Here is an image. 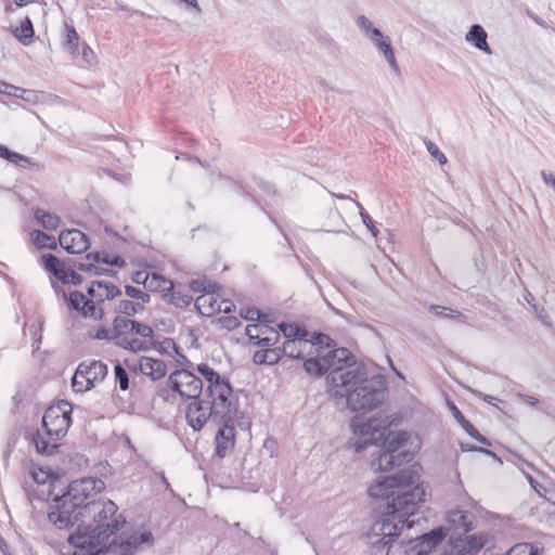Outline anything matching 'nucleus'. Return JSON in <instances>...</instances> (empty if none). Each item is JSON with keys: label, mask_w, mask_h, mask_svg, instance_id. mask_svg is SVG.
Listing matches in <instances>:
<instances>
[{"label": "nucleus", "mask_w": 555, "mask_h": 555, "mask_svg": "<svg viewBox=\"0 0 555 555\" xmlns=\"http://www.w3.org/2000/svg\"><path fill=\"white\" fill-rule=\"evenodd\" d=\"M417 479L413 469L404 468L379 478L369 488L371 498L383 500L376 508L382 509L380 517L374 521L369 533L374 547H389L390 543H398L396 538L402 529H411L421 520H426L421 512L426 502V490L423 483L416 482Z\"/></svg>", "instance_id": "obj_1"}, {"label": "nucleus", "mask_w": 555, "mask_h": 555, "mask_svg": "<svg viewBox=\"0 0 555 555\" xmlns=\"http://www.w3.org/2000/svg\"><path fill=\"white\" fill-rule=\"evenodd\" d=\"M354 365L356 358L347 348H335L304 361L307 374L315 377L326 374L327 391L345 398L351 411H372L385 400L386 379L379 374L369 377L364 367Z\"/></svg>", "instance_id": "obj_2"}, {"label": "nucleus", "mask_w": 555, "mask_h": 555, "mask_svg": "<svg viewBox=\"0 0 555 555\" xmlns=\"http://www.w3.org/2000/svg\"><path fill=\"white\" fill-rule=\"evenodd\" d=\"M391 423L387 417L373 416L362 424H358L352 420L351 426L354 434L360 439L352 446L356 453H360L367 448L369 444L379 447L376 459L372 461V469L375 472H387L396 466H401L413 460L414 454L401 450L409 439L405 431L392 433L390 430Z\"/></svg>", "instance_id": "obj_3"}, {"label": "nucleus", "mask_w": 555, "mask_h": 555, "mask_svg": "<svg viewBox=\"0 0 555 555\" xmlns=\"http://www.w3.org/2000/svg\"><path fill=\"white\" fill-rule=\"evenodd\" d=\"M125 525L124 520L92 527L78 524L76 530L68 535L67 542L77 548L73 555H99L106 548L108 539L119 531Z\"/></svg>", "instance_id": "obj_4"}, {"label": "nucleus", "mask_w": 555, "mask_h": 555, "mask_svg": "<svg viewBox=\"0 0 555 555\" xmlns=\"http://www.w3.org/2000/svg\"><path fill=\"white\" fill-rule=\"evenodd\" d=\"M447 535L443 527H438L420 537L408 538L398 543H390L387 555H433Z\"/></svg>", "instance_id": "obj_5"}, {"label": "nucleus", "mask_w": 555, "mask_h": 555, "mask_svg": "<svg viewBox=\"0 0 555 555\" xmlns=\"http://www.w3.org/2000/svg\"><path fill=\"white\" fill-rule=\"evenodd\" d=\"M72 410L69 402L60 400L44 411L42 427L50 440L57 441L67 434L72 424Z\"/></svg>", "instance_id": "obj_6"}, {"label": "nucleus", "mask_w": 555, "mask_h": 555, "mask_svg": "<svg viewBox=\"0 0 555 555\" xmlns=\"http://www.w3.org/2000/svg\"><path fill=\"white\" fill-rule=\"evenodd\" d=\"M48 519L59 530H69L79 521L83 522L82 509L62 495H56L49 506Z\"/></svg>", "instance_id": "obj_7"}, {"label": "nucleus", "mask_w": 555, "mask_h": 555, "mask_svg": "<svg viewBox=\"0 0 555 555\" xmlns=\"http://www.w3.org/2000/svg\"><path fill=\"white\" fill-rule=\"evenodd\" d=\"M208 402L219 420H231L236 417L237 409L233 401V388L229 379L221 382L216 387L207 388Z\"/></svg>", "instance_id": "obj_8"}, {"label": "nucleus", "mask_w": 555, "mask_h": 555, "mask_svg": "<svg viewBox=\"0 0 555 555\" xmlns=\"http://www.w3.org/2000/svg\"><path fill=\"white\" fill-rule=\"evenodd\" d=\"M169 389L183 400H196L203 392V380L189 370L173 371L167 380Z\"/></svg>", "instance_id": "obj_9"}, {"label": "nucleus", "mask_w": 555, "mask_h": 555, "mask_svg": "<svg viewBox=\"0 0 555 555\" xmlns=\"http://www.w3.org/2000/svg\"><path fill=\"white\" fill-rule=\"evenodd\" d=\"M81 509L83 521L86 519H91L96 524L95 527L107 525L116 519L120 521L124 520L126 522L121 515L114 517L118 511V507L111 500H91L88 501Z\"/></svg>", "instance_id": "obj_10"}, {"label": "nucleus", "mask_w": 555, "mask_h": 555, "mask_svg": "<svg viewBox=\"0 0 555 555\" xmlns=\"http://www.w3.org/2000/svg\"><path fill=\"white\" fill-rule=\"evenodd\" d=\"M101 486H103V481L92 477L77 479L68 485L62 496L78 508H82L92 493L100 492Z\"/></svg>", "instance_id": "obj_11"}, {"label": "nucleus", "mask_w": 555, "mask_h": 555, "mask_svg": "<svg viewBox=\"0 0 555 555\" xmlns=\"http://www.w3.org/2000/svg\"><path fill=\"white\" fill-rule=\"evenodd\" d=\"M185 418L194 431H199L207 424L209 418L217 421L219 417L212 411L208 401L201 398L189 403L185 411Z\"/></svg>", "instance_id": "obj_12"}, {"label": "nucleus", "mask_w": 555, "mask_h": 555, "mask_svg": "<svg viewBox=\"0 0 555 555\" xmlns=\"http://www.w3.org/2000/svg\"><path fill=\"white\" fill-rule=\"evenodd\" d=\"M119 551L124 555H133V553L143 546H152L154 544V535L151 530L141 527L133 530L128 537H118Z\"/></svg>", "instance_id": "obj_13"}, {"label": "nucleus", "mask_w": 555, "mask_h": 555, "mask_svg": "<svg viewBox=\"0 0 555 555\" xmlns=\"http://www.w3.org/2000/svg\"><path fill=\"white\" fill-rule=\"evenodd\" d=\"M222 425L219 427L216 436V455L220 459L224 457L229 450L234 447L235 443V427L234 418L220 420Z\"/></svg>", "instance_id": "obj_14"}, {"label": "nucleus", "mask_w": 555, "mask_h": 555, "mask_svg": "<svg viewBox=\"0 0 555 555\" xmlns=\"http://www.w3.org/2000/svg\"><path fill=\"white\" fill-rule=\"evenodd\" d=\"M59 243L69 254H81L90 245L88 236L76 229L62 231L59 236Z\"/></svg>", "instance_id": "obj_15"}, {"label": "nucleus", "mask_w": 555, "mask_h": 555, "mask_svg": "<svg viewBox=\"0 0 555 555\" xmlns=\"http://www.w3.org/2000/svg\"><path fill=\"white\" fill-rule=\"evenodd\" d=\"M474 515L467 511L455 509L448 513L447 520L452 529L466 534L474 529Z\"/></svg>", "instance_id": "obj_16"}, {"label": "nucleus", "mask_w": 555, "mask_h": 555, "mask_svg": "<svg viewBox=\"0 0 555 555\" xmlns=\"http://www.w3.org/2000/svg\"><path fill=\"white\" fill-rule=\"evenodd\" d=\"M67 302L69 309L81 313L85 318H87V315H94L95 313L94 301L88 300V297L79 291H73L67 298Z\"/></svg>", "instance_id": "obj_17"}, {"label": "nucleus", "mask_w": 555, "mask_h": 555, "mask_svg": "<svg viewBox=\"0 0 555 555\" xmlns=\"http://www.w3.org/2000/svg\"><path fill=\"white\" fill-rule=\"evenodd\" d=\"M140 371L152 380L163 378L167 373V365L163 360L142 357L139 362Z\"/></svg>", "instance_id": "obj_18"}, {"label": "nucleus", "mask_w": 555, "mask_h": 555, "mask_svg": "<svg viewBox=\"0 0 555 555\" xmlns=\"http://www.w3.org/2000/svg\"><path fill=\"white\" fill-rule=\"evenodd\" d=\"M278 328L286 340H293L299 346H307L309 332L304 326L281 322L278 324Z\"/></svg>", "instance_id": "obj_19"}, {"label": "nucleus", "mask_w": 555, "mask_h": 555, "mask_svg": "<svg viewBox=\"0 0 555 555\" xmlns=\"http://www.w3.org/2000/svg\"><path fill=\"white\" fill-rule=\"evenodd\" d=\"M487 33L479 24H474L467 31L465 39L478 50L491 54V48L487 42Z\"/></svg>", "instance_id": "obj_20"}, {"label": "nucleus", "mask_w": 555, "mask_h": 555, "mask_svg": "<svg viewBox=\"0 0 555 555\" xmlns=\"http://www.w3.org/2000/svg\"><path fill=\"white\" fill-rule=\"evenodd\" d=\"M10 33L24 46L34 41L35 29L31 20L27 16L20 26H10Z\"/></svg>", "instance_id": "obj_21"}, {"label": "nucleus", "mask_w": 555, "mask_h": 555, "mask_svg": "<svg viewBox=\"0 0 555 555\" xmlns=\"http://www.w3.org/2000/svg\"><path fill=\"white\" fill-rule=\"evenodd\" d=\"M167 291L168 293H165L163 298L177 308H185L193 301L192 296L176 291L172 283H169Z\"/></svg>", "instance_id": "obj_22"}, {"label": "nucleus", "mask_w": 555, "mask_h": 555, "mask_svg": "<svg viewBox=\"0 0 555 555\" xmlns=\"http://www.w3.org/2000/svg\"><path fill=\"white\" fill-rule=\"evenodd\" d=\"M0 158H3L17 167L27 168L33 165L31 158L11 151L7 145L0 144Z\"/></svg>", "instance_id": "obj_23"}, {"label": "nucleus", "mask_w": 555, "mask_h": 555, "mask_svg": "<svg viewBox=\"0 0 555 555\" xmlns=\"http://www.w3.org/2000/svg\"><path fill=\"white\" fill-rule=\"evenodd\" d=\"M87 259L92 260L95 263H104L112 267L121 268L126 264L125 259L119 255L111 256L105 253L93 251L87 255Z\"/></svg>", "instance_id": "obj_24"}, {"label": "nucleus", "mask_w": 555, "mask_h": 555, "mask_svg": "<svg viewBox=\"0 0 555 555\" xmlns=\"http://www.w3.org/2000/svg\"><path fill=\"white\" fill-rule=\"evenodd\" d=\"M66 38L63 42L64 50L74 59L78 56L79 35L74 26L65 24Z\"/></svg>", "instance_id": "obj_25"}, {"label": "nucleus", "mask_w": 555, "mask_h": 555, "mask_svg": "<svg viewBox=\"0 0 555 555\" xmlns=\"http://www.w3.org/2000/svg\"><path fill=\"white\" fill-rule=\"evenodd\" d=\"M34 217L38 223L48 231H54L60 225V218L49 211L41 208H37L34 212Z\"/></svg>", "instance_id": "obj_26"}, {"label": "nucleus", "mask_w": 555, "mask_h": 555, "mask_svg": "<svg viewBox=\"0 0 555 555\" xmlns=\"http://www.w3.org/2000/svg\"><path fill=\"white\" fill-rule=\"evenodd\" d=\"M30 236L33 244L38 249L48 248L51 250H55L57 248V243L55 238L52 235L47 234L46 232H42L40 230H34Z\"/></svg>", "instance_id": "obj_27"}, {"label": "nucleus", "mask_w": 555, "mask_h": 555, "mask_svg": "<svg viewBox=\"0 0 555 555\" xmlns=\"http://www.w3.org/2000/svg\"><path fill=\"white\" fill-rule=\"evenodd\" d=\"M374 44L377 47V49L384 54L386 61L389 63L390 67L398 72L399 66L395 57L393 48L391 44V40L389 37L385 36L382 38V40L375 41Z\"/></svg>", "instance_id": "obj_28"}, {"label": "nucleus", "mask_w": 555, "mask_h": 555, "mask_svg": "<svg viewBox=\"0 0 555 555\" xmlns=\"http://www.w3.org/2000/svg\"><path fill=\"white\" fill-rule=\"evenodd\" d=\"M196 371L205 378L208 386L207 388L216 387V385L225 380L220 374L210 367L207 363H199L196 365Z\"/></svg>", "instance_id": "obj_29"}, {"label": "nucleus", "mask_w": 555, "mask_h": 555, "mask_svg": "<svg viewBox=\"0 0 555 555\" xmlns=\"http://www.w3.org/2000/svg\"><path fill=\"white\" fill-rule=\"evenodd\" d=\"M429 311L438 317L455 319L463 323H465L466 319H467L466 315L463 314L461 311H459L456 309L449 308V307L440 306V305H430Z\"/></svg>", "instance_id": "obj_30"}, {"label": "nucleus", "mask_w": 555, "mask_h": 555, "mask_svg": "<svg viewBox=\"0 0 555 555\" xmlns=\"http://www.w3.org/2000/svg\"><path fill=\"white\" fill-rule=\"evenodd\" d=\"M190 288L193 292L204 293L205 295H215L220 286L206 279H196L190 282Z\"/></svg>", "instance_id": "obj_31"}, {"label": "nucleus", "mask_w": 555, "mask_h": 555, "mask_svg": "<svg viewBox=\"0 0 555 555\" xmlns=\"http://www.w3.org/2000/svg\"><path fill=\"white\" fill-rule=\"evenodd\" d=\"M92 371H90V376L87 377V387H94L96 382L103 380L107 375L108 369L107 365L101 361H92Z\"/></svg>", "instance_id": "obj_32"}, {"label": "nucleus", "mask_w": 555, "mask_h": 555, "mask_svg": "<svg viewBox=\"0 0 555 555\" xmlns=\"http://www.w3.org/2000/svg\"><path fill=\"white\" fill-rule=\"evenodd\" d=\"M217 304H219V301H217L214 298V295H210V297L202 295V296L197 297L195 300V307L197 308L199 313L203 315H209V314L216 312Z\"/></svg>", "instance_id": "obj_33"}, {"label": "nucleus", "mask_w": 555, "mask_h": 555, "mask_svg": "<svg viewBox=\"0 0 555 555\" xmlns=\"http://www.w3.org/2000/svg\"><path fill=\"white\" fill-rule=\"evenodd\" d=\"M542 548L532 543H517L511 547L504 555H541Z\"/></svg>", "instance_id": "obj_34"}, {"label": "nucleus", "mask_w": 555, "mask_h": 555, "mask_svg": "<svg viewBox=\"0 0 555 555\" xmlns=\"http://www.w3.org/2000/svg\"><path fill=\"white\" fill-rule=\"evenodd\" d=\"M169 283L172 282L159 274H152L150 275L144 288L147 292H162L163 295H165V293H168L167 287L169 286Z\"/></svg>", "instance_id": "obj_35"}, {"label": "nucleus", "mask_w": 555, "mask_h": 555, "mask_svg": "<svg viewBox=\"0 0 555 555\" xmlns=\"http://www.w3.org/2000/svg\"><path fill=\"white\" fill-rule=\"evenodd\" d=\"M33 442L36 447L37 452L41 455H52L59 449V444L50 443L40 434L34 435Z\"/></svg>", "instance_id": "obj_36"}, {"label": "nucleus", "mask_w": 555, "mask_h": 555, "mask_svg": "<svg viewBox=\"0 0 555 555\" xmlns=\"http://www.w3.org/2000/svg\"><path fill=\"white\" fill-rule=\"evenodd\" d=\"M144 310V306L141 302H133L129 299H122L116 306V312L125 314L127 317L135 315Z\"/></svg>", "instance_id": "obj_37"}, {"label": "nucleus", "mask_w": 555, "mask_h": 555, "mask_svg": "<svg viewBox=\"0 0 555 555\" xmlns=\"http://www.w3.org/2000/svg\"><path fill=\"white\" fill-rule=\"evenodd\" d=\"M133 320L116 317L113 321L114 337L119 338L126 334H131Z\"/></svg>", "instance_id": "obj_38"}, {"label": "nucleus", "mask_w": 555, "mask_h": 555, "mask_svg": "<svg viewBox=\"0 0 555 555\" xmlns=\"http://www.w3.org/2000/svg\"><path fill=\"white\" fill-rule=\"evenodd\" d=\"M41 261L44 269L53 274L55 278L60 274L64 264L60 261V259L53 254H44L41 256Z\"/></svg>", "instance_id": "obj_39"}, {"label": "nucleus", "mask_w": 555, "mask_h": 555, "mask_svg": "<svg viewBox=\"0 0 555 555\" xmlns=\"http://www.w3.org/2000/svg\"><path fill=\"white\" fill-rule=\"evenodd\" d=\"M304 346H299L297 343H294L293 340H285L283 343V346L280 347L281 354L286 356L291 359H304V352L301 350Z\"/></svg>", "instance_id": "obj_40"}, {"label": "nucleus", "mask_w": 555, "mask_h": 555, "mask_svg": "<svg viewBox=\"0 0 555 555\" xmlns=\"http://www.w3.org/2000/svg\"><path fill=\"white\" fill-rule=\"evenodd\" d=\"M486 538L482 534H470L465 538V551L468 553H478L486 544Z\"/></svg>", "instance_id": "obj_41"}, {"label": "nucleus", "mask_w": 555, "mask_h": 555, "mask_svg": "<svg viewBox=\"0 0 555 555\" xmlns=\"http://www.w3.org/2000/svg\"><path fill=\"white\" fill-rule=\"evenodd\" d=\"M64 284L80 285L83 281L82 276L69 267H63L60 274L57 275Z\"/></svg>", "instance_id": "obj_42"}, {"label": "nucleus", "mask_w": 555, "mask_h": 555, "mask_svg": "<svg viewBox=\"0 0 555 555\" xmlns=\"http://www.w3.org/2000/svg\"><path fill=\"white\" fill-rule=\"evenodd\" d=\"M308 343L311 346H315L319 348H324V347L330 348V347L335 346V341L332 338H330L328 335H326L324 333H318V332L312 333V335L310 337L308 336Z\"/></svg>", "instance_id": "obj_43"}, {"label": "nucleus", "mask_w": 555, "mask_h": 555, "mask_svg": "<svg viewBox=\"0 0 555 555\" xmlns=\"http://www.w3.org/2000/svg\"><path fill=\"white\" fill-rule=\"evenodd\" d=\"M0 93L30 101V98H24L23 95L24 93L30 94V91L15 87L2 80H0Z\"/></svg>", "instance_id": "obj_44"}, {"label": "nucleus", "mask_w": 555, "mask_h": 555, "mask_svg": "<svg viewBox=\"0 0 555 555\" xmlns=\"http://www.w3.org/2000/svg\"><path fill=\"white\" fill-rule=\"evenodd\" d=\"M75 268H77L79 271L88 272L93 275H108L112 271L109 269L101 268L95 266L94 263L89 262H75Z\"/></svg>", "instance_id": "obj_45"}, {"label": "nucleus", "mask_w": 555, "mask_h": 555, "mask_svg": "<svg viewBox=\"0 0 555 555\" xmlns=\"http://www.w3.org/2000/svg\"><path fill=\"white\" fill-rule=\"evenodd\" d=\"M115 382L118 384L120 390H127L129 388V374L127 370L117 363L114 367Z\"/></svg>", "instance_id": "obj_46"}, {"label": "nucleus", "mask_w": 555, "mask_h": 555, "mask_svg": "<svg viewBox=\"0 0 555 555\" xmlns=\"http://www.w3.org/2000/svg\"><path fill=\"white\" fill-rule=\"evenodd\" d=\"M95 284L99 291H105L104 298H107V300L121 295V291L111 282L95 281Z\"/></svg>", "instance_id": "obj_47"}, {"label": "nucleus", "mask_w": 555, "mask_h": 555, "mask_svg": "<svg viewBox=\"0 0 555 555\" xmlns=\"http://www.w3.org/2000/svg\"><path fill=\"white\" fill-rule=\"evenodd\" d=\"M450 410L454 418L468 435L470 431L476 433V428L474 427V425L465 418V416L462 414V412L456 408L454 403H450Z\"/></svg>", "instance_id": "obj_48"}, {"label": "nucleus", "mask_w": 555, "mask_h": 555, "mask_svg": "<svg viewBox=\"0 0 555 555\" xmlns=\"http://www.w3.org/2000/svg\"><path fill=\"white\" fill-rule=\"evenodd\" d=\"M240 315L247 321H258L262 323L266 320V314L257 308H242Z\"/></svg>", "instance_id": "obj_49"}, {"label": "nucleus", "mask_w": 555, "mask_h": 555, "mask_svg": "<svg viewBox=\"0 0 555 555\" xmlns=\"http://www.w3.org/2000/svg\"><path fill=\"white\" fill-rule=\"evenodd\" d=\"M125 294L133 299L141 300V304H147L151 300V296L147 292H143L138 287H134L132 285H126L125 286Z\"/></svg>", "instance_id": "obj_50"}, {"label": "nucleus", "mask_w": 555, "mask_h": 555, "mask_svg": "<svg viewBox=\"0 0 555 555\" xmlns=\"http://www.w3.org/2000/svg\"><path fill=\"white\" fill-rule=\"evenodd\" d=\"M131 334L143 338H152L154 336V331L150 325L133 320Z\"/></svg>", "instance_id": "obj_51"}, {"label": "nucleus", "mask_w": 555, "mask_h": 555, "mask_svg": "<svg viewBox=\"0 0 555 555\" xmlns=\"http://www.w3.org/2000/svg\"><path fill=\"white\" fill-rule=\"evenodd\" d=\"M241 325V321L238 318L234 315H224L217 320V326L220 328H225L228 331H232L237 328Z\"/></svg>", "instance_id": "obj_52"}, {"label": "nucleus", "mask_w": 555, "mask_h": 555, "mask_svg": "<svg viewBox=\"0 0 555 555\" xmlns=\"http://www.w3.org/2000/svg\"><path fill=\"white\" fill-rule=\"evenodd\" d=\"M269 330H271V326L268 324H249L245 328V334L248 337V340H251L255 338L254 336L257 332H260L261 334H268Z\"/></svg>", "instance_id": "obj_53"}, {"label": "nucleus", "mask_w": 555, "mask_h": 555, "mask_svg": "<svg viewBox=\"0 0 555 555\" xmlns=\"http://www.w3.org/2000/svg\"><path fill=\"white\" fill-rule=\"evenodd\" d=\"M426 147L428 153L436 158L440 165H444L447 163L446 155L439 150V147L431 141L426 142Z\"/></svg>", "instance_id": "obj_54"}, {"label": "nucleus", "mask_w": 555, "mask_h": 555, "mask_svg": "<svg viewBox=\"0 0 555 555\" xmlns=\"http://www.w3.org/2000/svg\"><path fill=\"white\" fill-rule=\"evenodd\" d=\"M357 206L360 208V216H361V219L363 221V223L367 227V229L370 230V232L372 233V235L374 237L377 236L378 234V229L375 227L372 218L370 217L369 214H366L363 209V207L361 206L360 203H357Z\"/></svg>", "instance_id": "obj_55"}, {"label": "nucleus", "mask_w": 555, "mask_h": 555, "mask_svg": "<svg viewBox=\"0 0 555 555\" xmlns=\"http://www.w3.org/2000/svg\"><path fill=\"white\" fill-rule=\"evenodd\" d=\"M282 359L280 347L267 348V365H274Z\"/></svg>", "instance_id": "obj_56"}, {"label": "nucleus", "mask_w": 555, "mask_h": 555, "mask_svg": "<svg viewBox=\"0 0 555 555\" xmlns=\"http://www.w3.org/2000/svg\"><path fill=\"white\" fill-rule=\"evenodd\" d=\"M127 348L128 351H131L133 353L147 350L146 344L140 340L139 338H131L129 344H127Z\"/></svg>", "instance_id": "obj_57"}, {"label": "nucleus", "mask_w": 555, "mask_h": 555, "mask_svg": "<svg viewBox=\"0 0 555 555\" xmlns=\"http://www.w3.org/2000/svg\"><path fill=\"white\" fill-rule=\"evenodd\" d=\"M92 367H93L92 361L91 362L83 361L78 365L75 374H77V377H81L86 382L87 377L90 376V371H92Z\"/></svg>", "instance_id": "obj_58"}, {"label": "nucleus", "mask_w": 555, "mask_h": 555, "mask_svg": "<svg viewBox=\"0 0 555 555\" xmlns=\"http://www.w3.org/2000/svg\"><path fill=\"white\" fill-rule=\"evenodd\" d=\"M72 387L74 391L81 392L91 389L92 387H87V382L83 378L77 377V374H74L72 378Z\"/></svg>", "instance_id": "obj_59"}, {"label": "nucleus", "mask_w": 555, "mask_h": 555, "mask_svg": "<svg viewBox=\"0 0 555 555\" xmlns=\"http://www.w3.org/2000/svg\"><path fill=\"white\" fill-rule=\"evenodd\" d=\"M94 338L100 340H115L116 337H114V330L109 331L108 328L102 326L96 330V333L94 335Z\"/></svg>", "instance_id": "obj_60"}, {"label": "nucleus", "mask_w": 555, "mask_h": 555, "mask_svg": "<svg viewBox=\"0 0 555 555\" xmlns=\"http://www.w3.org/2000/svg\"><path fill=\"white\" fill-rule=\"evenodd\" d=\"M235 305L231 300H221L219 304H217V311L223 312L224 314L229 315L232 312L235 311Z\"/></svg>", "instance_id": "obj_61"}, {"label": "nucleus", "mask_w": 555, "mask_h": 555, "mask_svg": "<svg viewBox=\"0 0 555 555\" xmlns=\"http://www.w3.org/2000/svg\"><path fill=\"white\" fill-rule=\"evenodd\" d=\"M175 351V353H179V347L171 338H165L160 345V352L170 354L169 350Z\"/></svg>", "instance_id": "obj_62"}, {"label": "nucleus", "mask_w": 555, "mask_h": 555, "mask_svg": "<svg viewBox=\"0 0 555 555\" xmlns=\"http://www.w3.org/2000/svg\"><path fill=\"white\" fill-rule=\"evenodd\" d=\"M357 25L361 30L365 33V35L371 30L372 27H374L372 22L365 15H360L357 18Z\"/></svg>", "instance_id": "obj_63"}, {"label": "nucleus", "mask_w": 555, "mask_h": 555, "mask_svg": "<svg viewBox=\"0 0 555 555\" xmlns=\"http://www.w3.org/2000/svg\"><path fill=\"white\" fill-rule=\"evenodd\" d=\"M540 176L546 185L552 186L555 190V175L546 170H541Z\"/></svg>", "instance_id": "obj_64"}]
</instances>
